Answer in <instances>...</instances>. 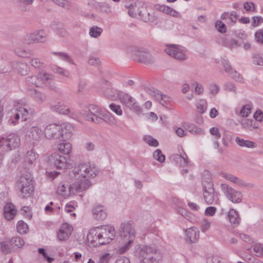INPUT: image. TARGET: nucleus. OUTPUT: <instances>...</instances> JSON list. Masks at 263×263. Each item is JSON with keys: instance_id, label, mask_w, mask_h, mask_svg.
Segmentation results:
<instances>
[{"instance_id": "1", "label": "nucleus", "mask_w": 263, "mask_h": 263, "mask_svg": "<svg viewBox=\"0 0 263 263\" xmlns=\"http://www.w3.org/2000/svg\"><path fill=\"white\" fill-rule=\"evenodd\" d=\"M139 263H160L162 257L160 250L155 247L143 245L139 248Z\"/></svg>"}, {"instance_id": "2", "label": "nucleus", "mask_w": 263, "mask_h": 263, "mask_svg": "<svg viewBox=\"0 0 263 263\" xmlns=\"http://www.w3.org/2000/svg\"><path fill=\"white\" fill-rule=\"evenodd\" d=\"M81 114L86 120L96 124L101 123L104 116V112L101 108L93 104H89L87 110H82Z\"/></svg>"}, {"instance_id": "3", "label": "nucleus", "mask_w": 263, "mask_h": 263, "mask_svg": "<svg viewBox=\"0 0 263 263\" xmlns=\"http://www.w3.org/2000/svg\"><path fill=\"white\" fill-rule=\"evenodd\" d=\"M17 185L23 198L30 197L34 191L33 177L30 174L21 176Z\"/></svg>"}, {"instance_id": "4", "label": "nucleus", "mask_w": 263, "mask_h": 263, "mask_svg": "<svg viewBox=\"0 0 263 263\" xmlns=\"http://www.w3.org/2000/svg\"><path fill=\"white\" fill-rule=\"evenodd\" d=\"M98 174V168L90 163H82L76 167L73 171L74 177L93 178Z\"/></svg>"}, {"instance_id": "5", "label": "nucleus", "mask_w": 263, "mask_h": 263, "mask_svg": "<svg viewBox=\"0 0 263 263\" xmlns=\"http://www.w3.org/2000/svg\"><path fill=\"white\" fill-rule=\"evenodd\" d=\"M47 35L44 30H38L28 33L24 37V42L27 44L44 43L47 41Z\"/></svg>"}, {"instance_id": "6", "label": "nucleus", "mask_w": 263, "mask_h": 263, "mask_svg": "<svg viewBox=\"0 0 263 263\" xmlns=\"http://www.w3.org/2000/svg\"><path fill=\"white\" fill-rule=\"evenodd\" d=\"M221 189L225 196L232 202L238 203L241 202L242 195L241 192L224 183L221 184Z\"/></svg>"}, {"instance_id": "7", "label": "nucleus", "mask_w": 263, "mask_h": 263, "mask_svg": "<svg viewBox=\"0 0 263 263\" xmlns=\"http://www.w3.org/2000/svg\"><path fill=\"white\" fill-rule=\"evenodd\" d=\"M120 102L131 110L137 114L142 112V109L136 100L127 93L121 94L119 97Z\"/></svg>"}, {"instance_id": "8", "label": "nucleus", "mask_w": 263, "mask_h": 263, "mask_svg": "<svg viewBox=\"0 0 263 263\" xmlns=\"http://www.w3.org/2000/svg\"><path fill=\"white\" fill-rule=\"evenodd\" d=\"M42 130L37 126L25 127V137L26 140L30 143H34L39 142L41 139Z\"/></svg>"}, {"instance_id": "9", "label": "nucleus", "mask_w": 263, "mask_h": 263, "mask_svg": "<svg viewBox=\"0 0 263 263\" xmlns=\"http://www.w3.org/2000/svg\"><path fill=\"white\" fill-rule=\"evenodd\" d=\"M133 58L134 60L145 64H149L155 62V59L149 51L145 49H139L135 51Z\"/></svg>"}, {"instance_id": "10", "label": "nucleus", "mask_w": 263, "mask_h": 263, "mask_svg": "<svg viewBox=\"0 0 263 263\" xmlns=\"http://www.w3.org/2000/svg\"><path fill=\"white\" fill-rule=\"evenodd\" d=\"M62 129V125L57 124H50L44 128V134L45 137L47 139H60V130Z\"/></svg>"}, {"instance_id": "11", "label": "nucleus", "mask_w": 263, "mask_h": 263, "mask_svg": "<svg viewBox=\"0 0 263 263\" xmlns=\"http://www.w3.org/2000/svg\"><path fill=\"white\" fill-rule=\"evenodd\" d=\"M99 234H100L99 227H96L91 229L87 235V242L95 247L103 245L104 241H102V238Z\"/></svg>"}, {"instance_id": "12", "label": "nucleus", "mask_w": 263, "mask_h": 263, "mask_svg": "<svg viewBox=\"0 0 263 263\" xmlns=\"http://www.w3.org/2000/svg\"><path fill=\"white\" fill-rule=\"evenodd\" d=\"M166 47L165 51L170 56L179 60H184L186 59V58L184 52L178 45L167 44Z\"/></svg>"}, {"instance_id": "13", "label": "nucleus", "mask_w": 263, "mask_h": 263, "mask_svg": "<svg viewBox=\"0 0 263 263\" xmlns=\"http://www.w3.org/2000/svg\"><path fill=\"white\" fill-rule=\"evenodd\" d=\"M99 231L102 241H104L103 245L109 243L115 237L116 232L115 228L112 227L105 226L99 227Z\"/></svg>"}, {"instance_id": "14", "label": "nucleus", "mask_w": 263, "mask_h": 263, "mask_svg": "<svg viewBox=\"0 0 263 263\" xmlns=\"http://www.w3.org/2000/svg\"><path fill=\"white\" fill-rule=\"evenodd\" d=\"M49 161L53 164L57 169H66L68 165L66 158L58 153L52 154L49 157Z\"/></svg>"}, {"instance_id": "15", "label": "nucleus", "mask_w": 263, "mask_h": 263, "mask_svg": "<svg viewBox=\"0 0 263 263\" xmlns=\"http://www.w3.org/2000/svg\"><path fill=\"white\" fill-rule=\"evenodd\" d=\"M146 91L147 93L154 97L157 101L164 106L170 101V97L162 94L160 91L154 88H147Z\"/></svg>"}, {"instance_id": "16", "label": "nucleus", "mask_w": 263, "mask_h": 263, "mask_svg": "<svg viewBox=\"0 0 263 263\" xmlns=\"http://www.w3.org/2000/svg\"><path fill=\"white\" fill-rule=\"evenodd\" d=\"M77 181L72 183L74 192H82L85 190L88 189L91 185L90 181L88 179L83 178V179H80L78 176L74 177Z\"/></svg>"}, {"instance_id": "17", "label": "nucleus", "mask_w": 263, "mask_h": 263, "mask_svg": "<svg viewBox=\"0 0 263 263\" xmlns=\"http://www.w3.org/2000/svg\"><path fill=\"white\" fill-rule=\"evenodd\" d=\"M72 230V227L67 223H63L58 232L57 236L60 241L67 239Z\"/></svg>"}, {"instance_id": "18", "label": "nucleus", "mask_w": 263, "mask_h": 263, "mask_svg": "<svg viewBox=\"0 0 263 263\" xmlns=\"http://www.w3.org/2000/svg\"><path fill=\"white\" fill-rule=\"evenodd\" d=\"M74 128L70 124H63L60 130V140L66 141L71 139L73 135Z\"/></svg>"}, {"instance_id": "19", "label": "nucleus", "mask_w": 263, "mask_h": 263, "mask_svg": "<svg viewBox=\"0 0 263 263\" xmlns=\"http://www.w3.org/2000/svg\"><path fill=\"white\" fill-rule=\"evenodd\" d=\"M120 234L121 237H128L129 239L135 236V230L132 225L129 223H122L120 226Z\"/></svg>"}, {"instance_id": "20", "label": "nucleus", "mask_w": 263, "mask_h": 263, "mask_svg": "<svg viewBox=\"0 0 263 263\" xmlns=\"http://www.w3.org/2000/svg\"><path fill=\"white\" fill-rule=\"evenodd\" d=\"M222 177L227 180H229L239 186H246L249 188H253L255 186L254 184L246 182L243 180L232 174L223 173L222 174Z\"/></svg>"}, {"instance_id": "21", "label": "nucleus", "mask_w": 263, "mask_h": 263, "mask_svg": "<svg viewBox=\"0 0 263 263\" xmlns=\"http://www.w3.org/2000/svg\"><path fill=\"white\" fill-rule=\"evenodd\" d=\"M203 198L205 202L208 204H217L218 201V196L217 193L215 192V190H205L203 191Z\"/></svg>"}, {"instance_id": "22", "label": "nucleus", "mask_w": 263, "mask_h": 263, "mask_svg": "<svg viewBox=\"0 0 263 263\" xmlns=\"http://www.w3.org/2000/svg\"><path fill=\"white\" fill-rule=\"evenodd\" d=\"M93 215L98 220H103L107 217L106 208L102 205H96L92 210Z\"/></svg>"}, {"instance_id": "23", "label": "nucleus", "mask_w": 263, "mask_h": 263, "mask_svg": "<svg viewBox=\"0 0 263 263\" xmlns=\"http://www.w3.org/2000/svg\"><path fill=\"white\" fill-rule=\"evenodd\" d=\"M13 69L12 63L6 55L0 57V73L9 72Z\"/></svg>"}, {"instance_id": "24", "label": "nucleus", "mask_w": 263, "mask_h": 263, "mask_svg": "<svg viewBox=\"0 0 263 263\" xmlns=\"http://www.w3.org/2000/svg\"><path fill=\"white\" fill-rule=\"evenodd\" d=\"M4 214L8 220L13 219L16 214L15 205L11 203H7L4 208Z\"/></svg>"}, {"instance_id": "25", "label": "nucleus", "mask_w": 263, "mask_h": 263, "mask_svg": "<svg viewBox=\"0 0 263 263\" xmlns=\"http://www.w3.org/2000/svg\"><path fill=\"white\" fill-rule=\"evenodd\" d=\"M51 28L58 35L66 37L68 35L67 31L64 25L61 22H54L51 25Z\"/></svg>"}, {"instance_id": "26", "label": "nucleus", "mask_w": 263, "mask_h": 263, "mask_svg": "<svg viewBox=\"0 0 263 263\" xmlns=\"http://www.w3.org/2000/svg\"><path fill=\"white\" fill-rule=\"evenodd\" d=\"M186 236L191 242L195 243L199 238V231L195 227H192L185 230Z\"/></svg>"}, {"instance_id": "27", "label": "nucleus", "mask_w": 263, "mask_h": 263, "mask_svg": "<svg viewBox=\"0 0 263 263\" xmlns=\"http://www.w3.org/2000/svg\"><path fill=\"white\" fill-rule=\"evenodd\" d=\"M72 184L65 186V184L59 185L57 189V193L61 195L65 198L69 196L71 194H74V190Z\"/></svg>"}, {"instance_id": "28", "label": "nucleus", "mask_w": 263, "mask_h": 263, "mask_svg": "<svg viewBox=\"0 0 263 263\" xmlns=\"http://www.w3.org/2000/svg\"><path fill=\"white\" fill-rule=\"evenodd\" d=\"M6 139L11 149L18 147L20 144V137L15 134H9Z\"/></svg>"}, {"instance_id": "29", "label": "nucleus", "mask_w": 263, "mask_h": 263, "mask_svg": "<svg viewBox=\"0 0 263 263\" xmlns=\"http://www.w3.org/2000/svg\"><path fill=\"white\" fill-rule=\"evenodd\" d=\"M183 127L193 135H202L204 133L201 128L192 123L184 122Z\"/></svg>"}, {"instance_id": "30", "label": "nucleus", "mask_w": 263, "mask_h": 263, "mask_svg": "<svg viewBox=\"0 0 263 263\" xmlns=\"http://www.w3.org/2000/svg\"><path fill=\"white\" fill-rule=\"evenodd\" d=\"M51 109L52 111L64 115H67L70 113V109L69 108L63 105V104L59 102L57 104L52 105L51 106Z\"/></svg>"}, {"instance_id": "31", "label": "nucleus", "mask_w": 263, "mask_h": 263, "mask_svg": "<svg viewBox=\"0 0 263 263\" xmlns=\"http://www.w3.org/2000/svg\"><path fill=\"white\" fill-rule=\"evenodd\" d=\"M235 142L240 147L253 148L257 146V144L255 142L248 140H244L238 137L235 138Z\"/></svg>"}, {"instance_id": "32", "label": "nucleus", "mask_w": 263, "mask_h": 263, "mask_svg": "<svg viewBox=\"0 0 263 263\" xmlns=\"http://www.w3.org/2000/svg\"><path fill=\"white\" fill-rule=\"evenodd\" d=\"M228 217L230 223L234 226H237L239 224L240 219L237 211L235 210L232 209L230 210L228 213Z\"/></svg>"}, {"instance_id": "33", "label": "nucleus", "mask_w": 263, "mask_h": 263, "mask_svg": "<svg viewBox=\"0 0 263 263\" xmlns=\"http://www.w3.org/2000/svg\"><path fill=\"white\" fill-rule=\"evenodd\" d=\"M202 187L203 191H205V190L212 191V190L214 189L212 178L209 174L204 176L202 180Z\"/></svg>"}, {"instance_id": "34", "label": "nucleus", "mask_w": 263, "mask_h": 263, "mask_svg": "<svg viewBox=\"0 0 263 263\" xmlns=\"http://www.w3.org/2000/svg\"><path fill=\"white\" fill-rule=\"evenodd\" d=\"M58 149L64 155H68L72 150V145L69 142H62L58 144Z\"/></svg>"}, {"instance_id": "35", "label": "nucleus", "mask_w": 263, "mask_h": 263, "mask_svg": "<svg viewBox=\"0 0 263 263\" xmlns=\"http://www.w3.org/2000/svg\"><path fill=\"white\" fill-rule=\"evenodd\" d=\"M174 159L180 166L187 165L189 163L188 158L185 154H184V155L183 156L176 155L174 156Z\"/></svg>"}, {"instance_id": "36", "label": "nucleus", "mask_w": 263, "mask_h": 263, "mask_svg": "<svg viewBox=\"0 0 263 263\" xmlns=\"http://www.w3.org/2000/svg\"><path fill=\"white\" fill-rule=\"evenodd\" d=\"M103 87L104 89V93L108 98L113 99L115 97L112 89L110 87V83L106 80H104L103 83Z\"/></svg>"}, {"instance_id": "37", "label": "nucleus", "mask_w": 263, "mask_h": 263, "mask_svg": "<svg viewBox=\"0 0 263 263\" xmlns=\"http://www.w3.org/2000/svg\"><path fill=\"white\" fill-rule=\"evenodd\" d=\"M30 64L35 68H43L45 66V63L41 59L35 57L31 58L30 60Z\"/></svg>"}, {"instance_id": "38", "label": "nucleus", "mask_w": 263, "mask_h": 263, "mask_svg": "<svg viewBox=\"0 0 263 263\" xmlns=\"http://www.w3.org/2000/svg\"><path fill=\"white\" fill-rule=\"evenodd\" d=\"M37 156L38 155L33 151H28L25 157V162L32 164L35 161Z\"/></svg>"}, {"instance_id": "39", "label": "nucleus", "mask_w": 263, "mask_h": 263, "mask_svg": "<svg viewBox=\"0 0 263 263\" xmlns=\"http://www.w3.org/2000/svg\"><path fill=\"white\" fill-rule=\"evenodd\" d=\"M157 9L160 11L166 14H170L173 16H176L178 13V12L173 8L165 5L158 6Z\"/></svg>"}, {"instance_id": "40", "label": "nucleus", "mask_w": 263, "mask_h": 263, "mask_svg": "<svg viewBox=\"0 0 263 263\" xmlns=\"http://www.w3.org/2000/svg\"><path fill=\"white\" fill-rule=\"evenodd\" d=\"M16 229L17 232L21 234H26L28 231L27 224L23 220H20L18 221L16 225Z\"/></svg>"}, {"instance_id": "41", "label": "nucleus", "mask_w": 263, "mask_h": 263, "mask_svg": "<svg viewBox=\"0 0 263 263\" xmlns=\"http://www.w3.org/2000/svg\"><path fill=\"white\" fill-rule=\"evenodd\" d=\"M102 31L101 28L93 26L90 28L89 34L91 37L97 38L101 35Z\"/></svg>"}, {"instance_id": "42", "label": "nucleus", "mask_w": 263, "mask_h": 263, "mask_svg": "<svg viewBox=\"0 0 263 263\" xmlns=\"http://www.w3.org/2000/svg\"><path fill=\"white\" fill-rule=\"evenodd\" d=\"M53 54L56 55L61 60L67 62L69 63L73 64V61L70 57L66 53L63 52H54Z\"/></svg>"}, {"instance_id": "43", "label": "nucleus", "mask_w": 263, "mask_h": 263, "mask_svg": "<svg viewBox=\"0 0 263 263\" xmlns=\"http://www.w3.org/2000/svg\"><path fill=\"white\" fill-rule=\"evenodd\" d=\"M40 82L42 81L43 83H46L49 80L53 79V77L52 74L47 73L46 72H40L39 74Z\"/></svg>"}, {"instance_id": "44", "label": "nucleus", "mask_w": 263, "mask_h": 263, "mask_svg": "<svg viewBox=\"0 0 263 263\" xmlns=\"http://www.w3.org/2000/svg\"><path fill=\"white\" fill-rule=\"evenodd\" d=\"M26 81L29 84L36 87H39L41 84L39 80V76H29L26 78Z\"/></svg>"}, {"instance_id": "45", "label": "nucleus", "mask_w": 263, "mask_h": 263, "mask_svg": "<svg viewBox=\"0 0 263 263\" xmlns=\"http://www.w3.org/2000/svg\"><path fill=\"white\" fill-rule=\"evenodd\" d=\"M143 140L151 146L156 147L159 145L158 141L151 136H145L143 137Z\"/></svg>"}, {"instance_id": "46", "label": "nucleus", "mask_w": 263, "mask_h": 263, "mask_svg": "<svg viewBox=\"0 0 263 263\" xmlns=\"http://www.w3.org/2000/svg\"><path fill=\"white\" fill-rule=\"evenodd\" d=\"M128 14L130 16L135 17L137 13L140 15L141 12L139 11V8L137 7L136 4H130L128 6Z\"/></svg>"}, {"instance_id": "47", "label": "nucleus", "mask_w": 263, "mask_h": 263, "mask_svg": "<svg viewBox=\"0 0 263 263\" xmlns=\"http://www.w3.org/2000/svg\"><path fill=\"white\" fill-rule=\"evenodd\" d=\"M17 70L22 75H26L29 71V67L27 64L21 63L18 64Z\"/></svg>"}, {"instance_id": "48", "label": "nucleus", "mask_w": 263, "mask_h": 263, "mask_svg": "<svg viewBox=\"0 0 263 263\" xmlns=\"http://www.w3.org/2000/svg\"><path fill=\"white\" fill-rule=\"evenodd\" d=\"M14 52L16 55L22 58L29 57L30 54L29 51H27L22 48H16Z\"/></svg>"}, {"instance_id": "49", "label": "nucleus", "mask_w": 263, "mask_h": 263, "mask_svg": "<svg viewBox=\"0 0 263 263\" xmlns=\"http://www.w3.org/2000/svg\"><path fill=\"white\" fill-rule=\"evenodd\" d=\"M251 106L247 104L243 105L240 110L239 115L242 117H247L251 113Z\"/></svg>"}, {"instance_id": "50", "label": "nucleus", "mask_w": 263, "mask_h": 263, "mask_svg": "<svg viewBox=\"0 0 263 263\" xmlns=\"http://www.w3.org/2000/svg\"><path fill=\"white\" fill-rule=\"evenodd\" d=\"M102 121H104L106 123L113 125L116 124V119L110 113L105 114L104 113V116L103 117Z\"/></svg>"}, {"instance_id": "51", "label": "nucleus", "mask_w": 263, "mask_h": 263, "mask_svg": "<svg viewBox=\"0 0 263 263\" xmlns=\"http://www.w3.org/2000/svg\"><path fill=\"white\" fill-rule=\"evenodd\" d=\"M11 150L10 146L8 145L7 141L6 138H0V151L7 152Z\"/></svg>"}, {"instance_id": "52", "label": "nucleus", "mask_w": 263, "mask_h": 263, "mask_svg": "<svg viewBox=\"0 0 263 263\" xmlns=\"http://www.w3.org/2000/svg\"><path fill=\"white\" fill-rule=\"evenodd\" d=\"M252 247L256 256H260L263 255V245L262 244L256 243Z\"/></svg>"}, {"instance_id": "53", "label": "nucleus", "mask_w": 263, "mask_h": 263, "mask_svg": "<svg viewBox=\"0 0 263 263\" xmlns=\"http://www.w3.org/2000/svg\"><path fill=\"white\" fill-rule=\"evenodd\" d=\"M153 157L160 162H163L165 158L164 155L162 154V152L160 149H157L154 152Z\"/></svg>"}, {"instance_id": "54", "label": "nucleus", "mask_w": 263, "mask_h": 263, "mask_svg": "<svg viewBox=\"0 0 263 263\" xmlns=\"http://www.w3.org/2000/svg\"><path fill=\"white\" fill-rule=\"evenodd\" d=\"M197 108L198 112L203 114L206 109V102L205 100H200L197 103Z\"/></svg>"}, {"instance_id": "55", "label": "nucleus", "mask_w": 263, "mask_h": 263, "mask_svg": "<svg viewBox=\"0 0 263 263\" xmlns=\"http://www.w3.org/2000/svg\"><path fill=\"white\" fill-rule=\"evenodd\" d=\"M109 108L118 116H121L123 114L122 110L119 105L111 103L109 105Z\"/></svg>"}, {"instance_id": "56", "label": "nucleus", "mask_w": 263, "mask_h": 263, "mask_svg": "<svg viewBox=\"0 0 263 263\" xmlns=\"http://www.w3.org/2000/svg\"><path fill=\"white\" fill-rule=\"evenodd\" d=\"M11 242L18 248H21L23 246L25 243L23 238L20 237H13L11 240Z\"/></svg>"}, {"instance_id": "57", "label": "nucleus", "mask_w": 263, "mask_h": 263, "mask_svg": "<svg viewBox=\"0 0 263 263\" xmlns=\"http://www.w3.org/2000/svg\"><path fill=\"white\" fill-rule=\"evenodd\" d=\"M53 70L54 72L61 74L66 77H69L70 73L68 70H65L61 67L55 66L53 68Z\"/></svg>"}, {"instance_id": "58", "label": "nucleus", "mask_w": 263, "mask_h": 263, "mask_svg": "<svg viewBox=\"0 0 263 263\" xmlns=\"http://www.w3.org/2000/svg\"><path fill=\"white\" fill-rule=\"evenodd\" d=\"M11 113L12 115H11V119L9 121L15 125L17 123V121L20 119V114L17 111V110H15L14 112L12 110Z\"/></svg>"}, {"instance_id": "59", "label": "nucleus", "mask_w": 263, "mask_h": 263, "mask_svg": "<svg viewBox=\"0 0 263 263\" xmlns=\"http://www.w3.org/2000/svg\"><path fill=\"white\" fill-rule=\"evenodd\" d=\"M21 211H22L23 215L26 218L31 219L32 216V212L29 206H23L22 208Z\"/></svg>"}, {"instance_id": "60", "label": "nucleus", "mask_w": 263, "mask_h": 263, "mask_svg": "<svg viewBox=\"0 0 263 263\" xmlns=\"http://www.w3.org/2000/svg\"><path fill=\"white\" fill-rule=\"evenodd\" d=\"M211 227V223L206 219H203L201 223L200 229L203 233L208 231Z\"/></svg>"}, {"instance_id": "61", "label": "nucleus", "mask_w": 263, "mask_h": 263, "mask_svg": "<svg viewBox=\"0 0 263 263\" xmlns=\"http://www.w3.org/2000/svg\"><path fill=\"white\" fill-rule=\"evenodd\" d=\"M215 27L217 30L221 33H224L226 32V26L221 21H217L215 23Z\"/></svg>"}, {"instance_id": "62", "label": "nucleus", "mask_w": 263, "mask_h": 263, "mask_svg": "<svg viewBox=\"0 0 263 263\" xmlns=\"http://www.w3.org/2000/svg\"><path fill=\"white\" fill-rule=\"evenodd\" d=\"M229 74L231 77L232 78H233L235 81H236L239 83L243 82V78L235 70L233 69V71H232V74Z\"/></svg>"}, {"instance_id": "63", "label": "nucleus", "mask_w": 263, "mask_h": 263, "mask_svg": "<svg viewBox=\"0 0 263 263\" xmlns=\"http://www.w3.org/2000/svg\"><path fill=\"white\" fill-rule=\"evenodd\" d=\"M210 93L214 96H215L219 92V87L215 83H211L209 86Z\"/></svg>"}, {"instance_id": "64", "label": "nucleus", "mask_w": 263, "mask_h": 263, "mask_svg": "<svg viewBox=\"0 0 263 263\" xmlns=\"http://www.w3.org/2000/svg\"><path fill=\"white\" fill-rule=\"evenodd\" d=\"M255 38L258 43L263 44V29H259L255 32Z\"/></svg>"}]
</instances>
